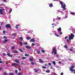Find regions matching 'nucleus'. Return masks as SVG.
Returning <instances> with one entry per match:
<instances>
[{
    "instance_id": "1",
    "label": "nucleus",
    "mask_w": 75,
    "mask_h": 75,
    "mask_svg": "<svg viewBox=\"0 0 75 75\" xmlns=\"http://www.w3.org/2000/svg\"><path fill=\"white\" fill-rule=\"evenodd\" d=\"M60 4H61L62 6V8L64 10H66V8H65V7H66V5L65 4H64L63 5V4H64V3L62 1H60Z\"/></svg>"
},
{
    "instance_id": "2",
    "label": "nucleus",
    "mask_w": 75,
    "mask_h": 75,
    "mask_svg": "<svg viewBox=\"0 0 75 75\" xmlns=\"http://www.w3.org/2000/svg\"><path fill=\"white\" fill-rule=\"evenodd\" d=\"M74 67H75V66L74 65H71V67H70V68L69 69L70 71H72V72H74V74H75V70H74L73 69H74Z\"/></svg>"
},
{
    "instance_id": "3",
    "label": "nucleus",
    "mask_w": 75,
    "mask_h": 75,
    "mask_svg": "<svg viewBox=\"0 0 75 75\" xmlns=\"http://www.w3.org/2000/svg\"><path fill=\"white\" fill-rule=\"evenodd\" d=\"M71 36L69 35V40H74V35L72 33H71Z\"/></svg>"
},
{
    "instance_id": "4",
    "label": "nucleus",
    "mask_w": 75,
    "mask_h": 75,
    "mask_svg": "<svg viewBox=\"0 0 75 75\" xmlns=\"http://www.w3.org/2000/svg\"><path fill=\"white\" fill-rule=\"evenodd\" d=\"M5 27L7 28H11V25L9 24L6 25H5Z\"/></svg>"
},
{
    "instance_id": "5",
    "label": "nucleus",
    "mask_w": 75,
    "mask_h": 75,
    "mask_svg": "<svg viewBox=\"0 0 75 75\" xmlns=\"http://www.w3.org/2000/svg\"><path fill=\"white\" fill-rule=\"evenodd\" d=\"M4 11V9L3 8L1 9H0V14L2 15H3V11Z\"/></svg>"
},
{
    "instance_id": "6",
    "label": "nucleus",
    "mask_w": 75,
    "mask_h": 75,
    "mask_svg": "<svg viewBox=\"0 0 75 75\" xmlns=\"http://www.w3.org/2000/svg\"><path fill=\"white\" fill-rule=\"evenodd\" d=\"M52 50H53V52H54V55H55L57 54V52H56V49H54V47H52Z\"/></svg>"
},
{
    "instance_id": "7",
    "label": "nucleus",
    "mask_w": 75,
    "mask_h": 75,
    "mask_svg": "<svg viewBox=\"0 0 75 75\" xmlns=\"http://www.w3.org/2000/svg\"><path fill=\"white\" fill-rule=\"evenodd\" d=\"M18 65V64H17V63H14L13 64V66L14 67H17Z\"/></svg>"
},
{
    "instance_id": "8",
    "label": "nucleus",
    "mask_w": 75,
    "mask_h": 75,
    "mask_svg": "<svg viewBox=\"0 0 75 75\" xmlns=\"http://www.w3.org/2000/svg\"><path fill=\"white\" fill-rule=\"evenodd\" d=\"M25 47L27 49H31V47H29L28 46H25Z\"/></svg>"
},
{
    "instance_id": "9",
    "label": "nucleus",
    "mask_w": 75,
    "mask_h": 75,
    "mask_svg": "<svg viewBox=\"0 0 75 75\" xmlns=\"http://www.w3.org/2000/svg\"><path fill=\"white\" fill-rule=\"evenodd\" d=\"M8 42V40L6 39H5L4 40V41L3 42V44H5V43H6V42Z\"/></svg>"
},
{
    "instance_id": "10",
    "label": "nucleus",
    "mask_w": 75,
    "mask_h": 75,
    "mask_svg": "<svg viewBox=\"0 0 75 75\" xmlns=\"http://www.w3.org/2000/svg\"><path fill=\"white\" fill-rule=\"evenodd\" d=\"M15 61L17 64H19V60L18 59H15Z\"/></svg>"
},
{
    "instance_id": "11",
    "label": "nucleus",
    "mask_w": 75,
    "mask_h": 75,
    "mask_svg": "<svg viewBox=\"0 0 75 75\" xmlns=\"http://www.w3.org/2000/svg\"><path fill=\"white\" fill-rule=\"evenodd\" d=\"M30 41H32V42H35V40H34L33 39H30Z\"/></svg>"
},
{
    "instance_id": "12",
    "label": "nucleus",
    "mask_w": 75,
    "mask_h": 75,
    "mask_svg": "<svg viewBox=\"0 0 75 75\" xmlns=\"http://www.w3.org/2000/svg\"><path fill=\"white\" fill-rule=\"evenodd\" d=\"M39 61L40 63H42L43 62V61L41 59H39Z\"/></svg>"
},
{
    "instance_id": "13",
    "label": "nucleus",
    "mask_w": 75,
    "mask_h": 75,
    "mask_svg": "<svg viewBox=\"0 0 75 75\" xmlns=\"http://www.w3.org/2000/svg\"><path fill=\"white\" fill-rule=\"evenodd\" d=\"M20 25H17L16 26V29H18V26H20Z\"/></svg>"
},
{
    "instance_id": "14",
    "label": "nucleus",
    "mask_w": 75,
    "mask_h": 75,
    "mask_svg": "<svg viewBox=\"0 0 75 75\" xmlns=\"http://www.w3.org/2000/svg\"><path fill=\"white\" fill-rule=\"evenodd\" d=\"M72 31L73 33H74V34H75V29H73L72 30Z\"/></svg>"
},
{
    "instance_id": "15",
    "label": "nucleus",
    "mask_w": 75,
    "mask_h": 75,
    "mask_svg": "<svg viewBox=\"0 0 75 75\" xmlns=\"http://www.w3.org/2000/svg\"><path fill=\"white\" fill-rule=\"evenodd\" d=\"M4 75H7V73L6 71H4Z\"/></svg>"
},
{
    "instance_id": "16",
    "label": "nucleus",
    "mask_w": 75,
    "mask_h": 75,
    "mask_svg": "<svg viewBox=\"0 0 75 75\" xmlns=\"http://www.w3.org/2000/svg\"><path fill=\"white\" fill-rule=\"evenodd\" d=\"M12 35L13 36H16V35H17V33H14L12 34Z\"/></svg>"
},
{
    "instance_id": "17",
    "label": "nucleus",
    "mask_w": 75,
    "mask_h": 75,
    "mask_svg": "<svg viewBox=\"0 0 75 75\" xmlns=\"http://www.w3.org/2000/svg\"><path fill=\"white\" fill-rule=\"evenodd\" d=\"M53 6V4H49V7H52Z\"/></svg>"
},
{
    "instance_id": "18",
    "label": "nucleus",
    "mask_w": 75,
    "mask_h": 75,
    "mask_svg": "<svg viewBox=\"0 0 75 75\" xmlns=\"http://www.w3.org/2000/svg\"><path fill=\"white\" fill-rule=\"evenodd\" d=\"M13 53H16V54H17L18 52V51H14L13 52H12Z\"/></svg>"
},
{
    "instance_id": "19",
    "label": "nucleus",
    "mask_w": 75,
    "mask_h": 75,
    "mask_svg": "<svg viewBox=\"0 0 75 75\" xmlns=\"http://www.w3.org/2000/svg\"><path fill=\"white\" fill-rule=\"evenodd\" d=\"M27 58L25 57H23L22 58V59L23 60V59H26Z\"/></svg>"
},
{
    "instance_id": "20",
    "label": "nucleus",
    "mask_w": 75,
    "mask_h": 75,
    "mask_svg": "<svg viewBox=\"0 0 75 75\" xmlns=\"http://www.w3.org/2000/svg\"><path fill=\"white\" fill-rule=\"evenodd\" d=\"M30 38H31L30 37H27L26 38V39H27V40H30Z\"/></svg>"
},
{
    "instance_id": "21",
    "label": "nucleus",
    "mask_w": 75,
    "mask_h": 75,
    "mask_svg": "<svg viewBox=\"0 0 75 75\" xmlns=\"http://www.w3.org/2000/svg\"><path fill=\"white\" fill-rule=\"evenodd\" d=\"M58 31H61V28H59L58 29Z\"/></svg>"
},
{
    "instance_id": "22",
    "label": "nucleus",
    "mask_w": 75,
    "mask_h": 75,
    "mask_svg": "<svg viewBox=\"0 0 75 75\" xmlns=\"http://www.w3.org/2000/svg\"><path fill=\"white\" fill-rule=\"evenodd\" d=\"M52 63L54 65H55L56 63H55V61H53L52 62Z\"/></svg>"
},
{
    "instance_id": "23",
    "label": "nucleus",
    "mask_w": 75,
    "mask_h": 75,
    "mask_svg": "<svg viewBox=\"0 0 75 75\" xmlns=\"http://www.w3.org/2000/svg\"><path fill=\"white\" fill-rule=\"evenodd\" d=\"M10 75H14V73L13 72H11L9 73Z\"/></svg>"
},
{
    "instance_id": "24",
    "label": "nucleus",
    "mask_w": 75,
    "mask_h": 75,
    "mask_svg": "<svg viewBox=\"0 0 75 75\" xmlns=\"http://www.w3.org/2000/svg\"><path fill=\"white\" fill-rule=\"evenodd\" d=\"M19 50L21 52H23V51L22 50V49H19Z\"/></svg>"
},
{
    "instance_id": "25",
    "label": "nucleus",
    "mask_w": 75,
    "mask_h": 75,
    "mask_svg": "<svg viewBox=\"0 0 75 75\" xmlns=\"http://www.w3.org/2000/svg\"><path fill=\"white\" fill-rule=\"evenodd\" d=\"M20 40H23V38L22 37H20L19 38Z\"/></svg>"
},
{
    "instance_id": "26",
    "label": "nucleus",
    "mask_w": 75,
    "mask_h": 75,
    "mask_svg": "<svg viewBox=\"0 0 75 75\" xmlns=\"http://www.w3.org/2000/svg\"><path fill=\"white\" fill-rule=\"evenodd\" d=\"M55 35L56 36V37H59V35H57V34L56 33H55Z\"/></svg>"
},
{
    "instance_id": "27",
    "label": "nucleus",
    "mask_w": 75,
    "mask_h": 75,
    "mask_svg": "<svg viewBox=\"0 0 75 75\" xmlns=\"http://www.w3.org/2000/svg\"><path fill=\"white\" fill-rule=\"evenodd\" d=\"M25 57H28V54L25 53Z\"/></svg>"
},
{
    "instance_id": "28",
    "label": "nucleus",
    "mask_w": 75,
    "mask_h": 75,
    "mask_svg": "<svg viewBox=\"0 0 75 75\" xmlns=\"http://www.w3.org/2000/svg\"><path fill=\"white\" fill-rule=\"evenodd\" d=\"M41 52H42V53H44L45 52V51L44 50H41Z\"/></svg>"
},
{
    "instance_id": "29",
    "label": "nucleus",
    "mask_w": 75,
    "mask_h": 75,
    "mask_svg": "<svg viewBox=\"0 0 75 75\" xmlns=\"http://www.w3.org/2000/svg\"><path fill=\"white\" fill-rule=\"evenodd\" d=\"M71 14H72V15H74V14H75V12H71Z\"/></svg>"
},
{
    "instance_id": "30",
    "label": "nucleus",
    "mask_w": 75,
    "mask_h": 75,
    "mask_svg": "<svg viewBox=\"0 0 75 75\" xmlns=\"http://www.w3.org/2000/svg\"><path fill=\"white\" fill-rule=\"evenodd\" d=\"M46 72H47V73H50V71L49 70H46Z\"/></svg>"
},
{
    "instance_id": "31",
    "label": "nucleus",
    "mask_w": 75,
    "mask_h": 75,
    "mask_svg": "<svg viewBox=\"0 0 75 75\" xmlns=\"http://www.w3.org/2000/svg\"><path fill=\"white\" fill-rule=\"evenodd\" d=\"M18 75H22L23 74H21V73H19L18 74Z\"/></svg>"
},
{
    "instance_id": "32",
    "label": "nucleus",
    "mask_w": 75,
    "mask_h": 75,
    "mask_svg": "<svg viewBox=\"0 0 75 75\" xmlns=\"http://www.w3.org/2000/svg\"><path fill=\"white\" fill-rule=\"evenodd\" d=\"M25 45H27L28 44V43L27 42H25L23 43Z\"/></svg>"
},
{
    "instance_id": "33",
    "label": "nucleus",
    "mask_w": 75,
    "mask_h": 75,
    "mask_svg": "<svg viewBox=\"0 0 75 75\" xmlns=\"http://www.w3.org/2000/svg\"><path fill=\"white\" fill-rule=\"evenodd\" d=\"M14 46H13L12 47V48H11V49L12 50H14Z\"/></svg>"
},
{
    "instance_id": "34",
    "label": "nucleus",
    "mask_w": 75,
    "mask_h": 75,
    "mask_svg": "<svg viewBox=\"0 0 75 75\" xmlns=\"http://www.w3.org/2000/svg\"><path fill=\"white\" fill-rule=\"evenodd\" d=\"M37 52L38 54H40V51L39 50L37 51Z\"/></svg>"
},
{
    "instance_id": "35",
    "label": "nucleus",
    "mask_w": 75,
    "mask_h": 75,
    "mask_svg": "<svg viewBox=\"0 0 75 75\" xmlns=\"http://www.w3.org/2000/svg\"><path fill=\"white\" fill-rule=\"evenodd\" d=\"M59 55L58 54H56V57H57V58H59Z\"/></svg>"
},
{
    "instance_id": "36",
    "label": "nucleus",
    "mask_w": 75,
    "mask_h": 75,
    "mask_svg": "<svg viewBox=\"0 0 75 75\" xmlns=\"http://www.w3.org/2000/svg\"><path fill=\"white\" fill-rule=\"evenodd\" d=\"M7 54V55H8V57H10L11 55H10V53H8Z\"/></svg>"
},
{
    "instance_id": "37",
    "label": "nucleus",
    "mask_w": 75,
    "mask_h": 75,
    "mask_svg": "<svg viewBox=\"0 0 75 75\" xmlns=\"http://www.w3.org/2000/svg\"><path fill=\"white\" fill-rule=\"evenodd\" d=\"M42 68H43V69H46V67H45L43 66Z\"/></svg>"
},
{
    "instance_id": "38",
    "label": "nucleus",
    "mask_w": 75,
    "mask_h": 75,
    "mask_svg": "<svg viewBox=\"0 0 75 75\" xmlns=\"http://www.w3.org/2000/svg\"><path fill=\"white\" fill-rule=\"evenodd\" d=\"M34 71L36 72H38V70L37 69H35Z\"/></svg>"
},
{
    "instance_id": "39",
    "label": "nucleus",
    "mask_w": 75,
    "mask_h": 75,
    "mask_svg": "<svg viewBox=\"0 0 75 75\" xmlns=\"http://www.w3.org/2000/svg\"><path fill=\"white\" fill-rule=\"evenodd\" d=\"M11 11H12V9L10 8V11H9V12L10 13H11Z\"/></svg>"
},
{
    "instance_id": "40",
    "label": "nucleus",
    "mask_w": 75,
    "mask_h": 75,
    "mask_svg": "<svg viewBox=\"0 0 75 75\" xmlns=\"http://www.w3.org/2000/svg\"><path fill=\"white\" fill-rule=\"evenodd\" d=\"M4 38H5V39H6L7 38L6 36H4Z\"/></svg>"
},
{
    "instance_id": "41",
    "label": "nucleus",
    "mask_w": 75,
    "mask_h": 75,
    "mask_svg": "<svg viewBox=\"0 0 75 75\" xmlns=\"http://www.w3.org/2000/svg\"><path fill=\"white\" fill-rule=\"evenodd\" d=\"M30 60L31 61H33V59L32 58H30Z\"/></svg>"
},
{
    "instance_id": "42",
    "label": "nucleus",
    "mask_w": 75,
    "mask_h": 75,
    "mask_svg": "<svg viewBox=\"0 0 75 75\" xmlns=\"http://www.w3.org/2000/svg\"><path fill=\"white\" fill-rule=\"evenodd\" d=\"M48 65H50V66H51V64L50 63H49L48 64Z\"/></svg>"
},
{
    "instance_id": "43",
    "label": "nucleus",
    "mask_w": 75,
    "mask_h": 75,
    "mask_svg": "<svg viewBox=\"0 0 75 75\" xmlns=\"http://www.w3.org/2000/svg\"><path fill=\"white\" fill-rule=\"evenodd\" d=\"M68 38V37L66 36V37H65L64 39H65V40H66V39H67V38Z\"/></svg>"
},
{
    "instance_id": "44",
    "label": "nucleus",
    "mask_w": 75,
    "mask_h": 75,
    "mask_svg": "<svg viewBox=\"0 0 75 75\" xmlns=\"http://www.w3.org/2000/svg\"><path fill=\"white\" fill-rule=\"evenodd\" d=\"M20 44L21 45H23V44H22V42H20Z\"/></svg>"
},
{
    "instance_id": "45",
    "label": "nucleus",
    "mask_w": 75,
    "mask_h": 75,
    "mask_svg": "<svg viewBox=\"0 0 75 75\" xmlns=\"http://www.w3.org/2000/svg\"><path fill=\"white\" fill-rule=\"evenodd\" d=\"M65 47L66 48H68V47L67 46V45H65Z\"/></svg>"
},
{
    "instance_id": "46",
    "label": "nucleus",
    "mask_w": 75,
    "mask_h": 75,
    "mask_svg": "<svg viewBox=\"0 0 75 75\" xmlns=\"http://www.w3.org/2000/svg\"><path fill=\"white\" fill-rule=\"evenodd\" d=\"M32 45L33 46H34L35 45V44L34 43H33L32 44Z\"/></svg>"
},
{
    "instance_id": "47",
    "label": "nucleus",
    "mask_w": 75,
    "mask_h": 75,
    "mask_svg": "<svg viewBox=\"0 0 75 75\" xmlns=\"http://www.w3.org/2000/svg\"><path fill=\"white\" fill-rule=\"evenodd\" d=\"M15 72H16V73H17V72H18V71H17V70H16Z\"/></svg>"
},
{
    "instance_id": "48",
    "label": "nucleus",
    "mask_w": 75,
    "mask_h": 75,
    "mask_svg": "<svg viewBox=\"0 0 75 75\" xmlns=\"http://www.w3.org/2000/svg\"><path fill=\"white\" fill-rule=\"evenodd\" d=\"M6 32L4 30L3 31V33H4V34Z\"/></svg>"
},
{
    "instance_id": "49",
    "label": "nucleus",
    "mask_w": 75,
    "mask_h": 75,
    "mask_svg": "<svg viewBox=\"0 0 75 75\" xmlns=\"http://www.w3.org/2000/svg\"><path fill=\"white\" fill-rule=\"evenodd\" d=\"M67 43L69 42V39H67Z\"/></svg>"
},
{
    "instance_id": "50",
    "label": "nucleus",
    "mask_w": 75,
    "mask_h": 75,
    "mask_svg": "<svg viewBox=\"0 0 75 75\" xmlns=\"http://www.w3.org/2000/svg\"><path fill=\"white\" fill-rule=\"evenodd\" d=\"M31 64L32 65H34V63L33 62H32Z\"/></svg>"
},
{
    "instance_id": "51",
    "label": "nucleus",
    "mask_w": 75,
    "mask_h": 75,
    "mask_svg": "<svg viewBox=\"0 0 75 75\" xmlns=\"http://www.w3.org/2000/svg\"><path fill=\"white\" fill-rule=\"evenodd\" d=\"M18 70L19 71H21V68H19L18 69Z\"/></svg>"
},
{
    "instance_id": "52",
    "label": "nucleus",
    "mask_w": 75,
    "mask_h": 75,
    "mask_svg": "<svg viewBox=\"0 0 75 75\" xmlns=\"http://www.w3.org/2000/svg\"><path fill=\"white\" fill-rule=\"evenodd\" d=\"M69 51H73V49H70Z\"/></svg>"
},
{
    "instance_id": "53",
    "label": "nucleus",
    "mask_w": 75,
    "mask_h": 75,
    "mask_svg": "<svg viewBox=\"0 0 75 75\" xmlns=\"http://www.w3.org/2000/svg\"><path fill=\"white\" fill-rule=\"evenodd\" d=\"M2 69V67H0V71H1Z\"/></svg>"
},
{
    "instance_id": "54",
    "label": "nucleus",
    "mask_w": 75,
    "mask_h": 75,
    "mask_svg": "<svg viewBox=\"0 0 75 75\" xmlns=\"http://www.w3.org/2000/svg\"><path fill=\"white\" fill-rule=\"evenodd\" d=\"M45 66H47V65H48V64H45Z\"/></svg>"
},
{
    "instance_id": "55",
    "label": "nucleus",
    "mask_w": 75,
    "mask_h": 75,
    "mask_svg": "<svg viewBox=\"0 0 75 75\" xmlns=\"http://www.w3.org/2000/svg\"><path fill=\"white\" fill-rule=\"evenodd\" d=\"M3 63V62L2 61H0V64H2Z\"/></svg>"
},
{
    "instance_id": "56",
    "label": "nucleus",
    "mask_w": 75,
    "mask_h": 75,
    "mask_svg": "<svg viewBox=\"0 0 75 75\" xmlns=\"http://www.w3.org/2000/svg\"><path fill=\"white\" fill-rule=\"evenodd\" d=\"M62 33L61 32V33H60L59 34V35H62Z\"/></svg>"
},
{
    "instance_id": "57",
    "label": "nucleus",
    "mask_w": 75,
    "mask_h": 75,
    "mask_svg": "<svg viewBox=\"0 0 75 75\" xmlns=\"http://www.w3.org/2000/svg\"><path fill=\"white\" fill-rule=\"evenodd\" d=\"M64 75V73H62L61 74V75Z\"/></svg>"
},
{
    "instance_id": "58",
    "label": "nucleus",
    "mask_w": 75,
    "mask_h": 75,
    "mask_svg": "<svg viewBox=\"0 0 75 75\" xmlns=\"http://www.w3.org/2000/svg\"><path fill=\"white\" fill-rule=\"evenodd\" d=\"M58 20H60V19H61V18L60 17H58Z\"/></svg>"
},
{
    "instance_id": "59",
    "label": "nucleus",
    "mask_w": 75,
    "mask_h": 75,
    "mask_svg": "<svg viewBox=\"0 0 75 75\" xmlns=\"http://www.w3.org/2000/svg\"><path fill=\"white\" fill-rule=\"evenodd\" d=\"M3 55L4 56L6 55V53H4V54H3Z\"/></svg>"
},
{
    "instance_id": "60",
    "label": "nucleus",
    "mask_w": 75,
    "mask_h": 75,
    "mask_svg": "<svg viewBox=\"0 0 75 75\" xmlns=\"http://www.w3.org/2000/svg\"><path fill=\"white\" fill-rule=\"evenodd\" d=\"M59 64H61V62L59 61Z\"/></svg>"
},
{
    "instance_id": "61",
    "label": "nucleus",
    "mask_w": 75,
    "mask_h": 75,
    "mask_svg": "<svg viewBox=\"0 0 75 75\" xmlns=\"http://www.w3.org/2000/svg\"><path fill=\"white\" fill-rule=\"evenodd\" d=\"M0 6H3V4H0Z\"/></svg>"
},
{
    "instance_id": "62",
    "label": "nucleus",
    "mask_w": 75,
    "mask_h": 75,
    "mask_svg": "<svg viewBox=\"0 0 75 75\" xmlns=\"http://www.w3.org/2000/svg\"><path fill=\"white\" fill-rule=\"evenodd\" d=\"M3 25V23H1V25Z\"/></svg>"
},
{
    "instance_id": "63",
    "label": "nucleus",
    "mask_w": 75,
    "mask_h": 75,
    "mask_svg": "<svg viewBox=\"0 0 75 75\" xmlns=\"http://www.w3.org/2000/svg\"><path fill=\"white\" fill-rule=\"evenodd\" d=\"M11 57H13V55H11Z\"/></svg>"
},
{
    "instance_id": "64",
    "label": "nucleus",
    "mask_w": 75,
    "mask_h": 75,
    "mask_svg": "<svg viewBox=\"0 0 75 75\" xmlns=\"http://www.w3.org/2000/svg\"><path fill=\"white\" fill-rule=\"evenodd\" d=\"M58 12H59L60 13V11H57Z\"/></svg>"
}]
</instances>
